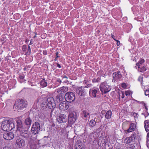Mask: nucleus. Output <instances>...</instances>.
Segmentation results:
<instances>
[{
    "label": "nucleus",
    "instance_id": "1",
    "mask_svg": "<svg viewBox=\"0 0 149 149\" xmlns=\"http://www.w3.org/2000/svg\"><path fill=\"white\" fill-rule=\"evenodd\" d=\"M1 127L4 131H9L15 128V125L13 120L7 119L1 123Z\"/></svg>",
    "mask_w": 149,
    "mask_h": 149
},
{
    "label": "nucleus",
    "instance_id": "2",
    "mask_svg": "<svg viewBox=\"0 0 149 149\" xmlns=\"http://www.w3.org/2000/svg\"><path fill=\"white\" fill-rule=\"evenodd\" d=\"M28 103L25 100L21 99H18L15 102V106L16 109L18 110H23L26 108L27 106Z\"/></svg>",
    "mask_w": 149,
    "mask_h": 149
},
{
    "label": "nucleus",
    "instance_id": "3",
    "mask_svg": "<svg viewBox=\"0 0 149 149\" xmlns=\"http://www.w3.org/2000/svg\"><path fill=\"white\" fill-rule=\"evenodd\" d=\"M100 89L102 94H105L109 92L111 90V86L109 85L106 81L101 83Z\"/></svg>",
    "mask_w": 149,
    "mask_h": 149
},
{
    "label": "nucleus",
    "instance_id": "4",
    "mask_svg": "<svg viewBox=\"0 0 149 149\" xmlns=\"http://www.w3.org/2000/svg\"><path fill=\"white\" fill-rule=\"evenodd\" d=\"M65 98L67 102H73L75 99V94L72 92H68L65 94Z\"/></svg>",
    "mask_w": 149,
    "mask_h": 149
},
{
    "label": "nucleus",
    "instance_id": "5",
    "mask_svg": "<svg viewBox=\"0 0 149 149\" xmlns=\"http://www.w3.org/2000/svg\"><path fill=\"white\" fill-rule=\"evenodd\" d=\"M40 130V125L39 123L36 122L34 123L32 125L31 132L33 134H38Z\"/></svg>",
    "mask_w": 149,
    "mask_h": 149
},
{
    "label": "nucleus",
    "instance_id": "6",
    "mask_svg": "<svg viewBox=\"0 0 149 149\" xmlns=\"http://www.w3.org/2000/svg\"><path fill=\"white\" fill-rule=\"evenodd\" d=\"M77 113L74 111L70 112L68 117V122L69 123L73 124L76 120Z\"/></svg>",
    "mask_w": 149,
    "mask_h": 149
},
{
    "label": "nucleus",
    "instance_id": "7",
    "mask_svg": "<svg viewBox=\"0 0 149 149\" xmlns=\"http://www.w3.org/2000/svg\"><path fill=\"white\" fill-rule=\"evenodd\" d=\"M48 108L50 109H53L56 107V104L54 98L52 97L48 98L47 100Z\"/></svg>",
    "mask_w": 149,
    "mask_h": 149
},
{
    "label": "nucleus",
    "instance_id": "8",
    "mask_svg": "<svg viewBox=\"0 0 149 149\" xmlns=\"http://www.w3.org/2000/svg\"><path fill=\"white\" fill-rule=\"evenodd\" d=\"M87 88V86H82L77 88L76 89V92L79 95L82 96L85 95L86 90L85 88Z\"/></svg>",
    "mask_w": 149,
    "mask_h": 149
},
{
    "label": "nucleus",
    "instance_id": "9",
    "mask_svg": "<svg viewBox=\"0 0 149 149\" xmlns=\"http://www.w3.org/2000/svg\"><path fill=\"white\" fill-rule=\"evenodd\" d=\"M56 120L59 123H65L67 121V118L66 115L64 114H61L57 117Z\"/></svg>",
    "mask_w": 149,
    "mask_h": 149
},
{
    "label": "nucleus",
    "instance_id": "10",
    "mask_svg": "<svg viewBox=\"0 0 149 149\" xmlns=\"http://www.w3.org/2000/svg\"><path fill=\"white\" fill-rule=\"evenodd\" d=\"M27 130L26 128L19 132L22 136L28 139L31 136V134Z\"/></svg>",
    "mask_w": 149,
    "mask_h": 149
},
{
    "label": "nucleus",
    "instance_id": "11",
    "mask_svg": "<svg viewBox=\"0 0 149 149\" xmlns=\"http://www.w3.org/2000/svg\"><path fill=\"white\" fill-rule=\"evenodd\" d=\"M16 121L17 123V131L20 132L23 130L25 128L23 127V125L21 120L19 118L16 119Z\"/></svg>",
    "mask_w": 149,
    "mask_h": 149
},
{
    "label": "nucleus",
    "instance_id": "12",
    "mask_svg": "<svg viewBox=\"0 0 149 149\" xmlns=\"http://www.w3.org/2000/svg\"><path fill=\"white\" fill-rule=\"evenodd\" d=\"M3 138L7 140H10L13 139L14 137V135L12 132H6L3 134Z\"/></svg>",
    "mask_w": 149,
    "mask_h": 149
},
{
    "label": "nucleus",
    "instance_id": "13",
    "mask_svg": "<svg viewBox=\"0 0 149 149\" xmlns=\"http://www.w3.org/2000/svg\"><path fill=\"white\" fill-rule=\"evenodd\" d=\"M68 102L65 101L61 102L59 105V109L61 110H66L67 109L69 106Z\"/></svg>",
    "mask_w": 149,
    "mask_h": 149
},
{
    "label": "nucleus",
    "instance_id": "14",
    "mask_svg": "<svg viewBox=\"0 0 149 149\" xmlns=\"http://www.w3.org/2000/svg\"><path fill=\"white\" fill-rule=\"evenodd\" d=\"M99 92L98 88H92L90 89L89 91V95L92 97H95L97 96V95Z\"/></svg>",
    "mask_w": 149,
    "mask_h": 149
},
{
    "label": "nucleus",
    "instance_id": "15",
    "mask_svg": "<svg viewBox=\"0 0 149 149\" xmlns=\"http://www.w3.org/2000/svg\"><path fill=\"white\" fill-rule=\"evenodd\" d=\"M74 148L75 149H85L83 143L80 140H78L75 143Z\"/></svg>",
    "mask_w": 149,
    "mask_h": 149
},
{
    "label": "nucleus",
    "instance_id": "16",
    "mask_svg": "<svg viewBox=\"0 0 149 149\" xmlns=\"http://www.w3.org/2000/svg\"><path fill=\"white\" fill-rule=\"evenodd\" d=\"M68 90V87L63 86L57 90V92L59 94L67 92Z\"/></svg>",
    "mask_w": 149,
    "mask_h": 149
},
{
    "label": "nucleus",
    "instance_id": "17",
    "mask_svg": "<svg viewBox=\"0 0 149 149\" xmlns=\"http://www.w3.org/2000/svg\"><path fill=\"white\" fill-rule=\"evenodd\" d=\"M113 77L114 78V81L116 80L120 79L122 77V75L120 71H118L113 73L112 74Z\"/></svg>",
    "mask_w": 149,
    "mask_h": 149
},
{
    "label": "nucleus",
    "instance_id": "18",
    "mask_svg": "<svg viewBox=\"0 0 149 149\" xmlns=\"http://www.w3.org/2000/svg\"><path fill=\"white\" fill-rule=\"evenodd\" d=\"M16 142L18 147L19 148H21L25 146V142L22 139H17L16 141Z\"/></svg>",
    "mask_w": 149,
    "mask_h": 149
},
{
    "label": "nucleus",
    "instance_id": "19",
    "mask_svg": "<svg viewBox=\"0 0 149 149\" xmlns=\"http://www.w3.org/2000/svg\"><path fill=\"white\" fill-rule=\"evenodd\" d=\"M31 122L32 120L29 117L25 119L24 121V123L27 126V127L26 128L27 130H28L30 128L31 123Z\"/></svg>",
    "mask_w": 149,
    "mask_h": 149
},
{
    "label": "nucleus",
    "instance_id": "20",
    "mask_svg": "<svg viewBox=\"0 0 149 149\" xmlns=\"http://www.w3.org/2000/svg\"><path fill=\"white\" fill-rule=\"evenodd\" d=\"M81 117L84 119H86L88 116L89 115V113L88 111L84 110L82 111L81 113Z\"/></svg>",
    "mask_w": 149,
    "mask_h": 149
},
{
    "label": "nucleus",
    "instance_id": "21",
    "mask_svg": "<svg viewBox=\"0 0 149 149\" xmlns=\"http://www.w3.org/2000/svg\"><path fill=\"white\" fill-rule=\"evenodd\" d=\"M88 125L90 128H93L96 125V122L95 120L93 119H91L88 122Z\"/></svg>",
    "mask_w": 149,
    "mask_h": 149
},
{
    "label": "nucleus",
    "instance_id": "22",
    "mask_svg": "<svg viewBox=\"0 0 149 149\" xmlns=\"http://www.w3.org/2000/svg\"><path fill=\"white\" fill-rule=\"evenodd\" d=\"M136 125L134 123H131L130 125L129 128L127 130V132H130L134 131L136 128Z\"/></svg>",
    "mask_w": 149,
    "mask_h": 149
},
{
    "label": "nucleus",
    "instance_id": "23",
    "mask_svg": "<svg viewBox=\"0 0 149 149\" xmlns=\"http://www.w3.org/2000/svg\"><path fill=\"white\" fill-rule=\"evenodd\" d=\"M144 127L146 131L148 132L149 131V122L146 120L144 122Z\"/></svg>",
    "mask_w": 149,
    "mask_h": 149
},
{
    "label": "nucleus",
    "instance_id": "24",
    "mask_svg": "<svg viewBox=\"0 0 149 149\" xmlns=\"http://www.w3.org/2000/svg\"><path fill=\"white\" fill-rule=\"evenodd\" d=\"M111 111L110 110L108 111L105 114V118L108 119H109L111 118Z\"/></svg>",
    "mask_w": 149,
    "mask_h": 149
},
{
    "label": "nucleus",
    "instance_id": "25",
    "mask_svg": "<svg viewBox=\"0 0 149 149\" xmlns=\"http://www.w3.org/2000/svg\"><path fill=\"white\" fill-rule=\"evenodd\" d=\"M40 84L42 87H45L47 85V83L44 79H42L40 82Z\"/></svg>",
    "mask_w": 149,
    "mask_h": 149
},
{
    "label": "nucleus",
    "instance_id": "26",
    "mask_svg": "<svg viewBox=\"0 0 149 149\" xmlns=\"http://www.w3.org/2000/svg\"><path fill=\"white\" fill-rule=\"evenodd\" d=\"M47 105L48 104L47 102H43L41 104L42 109L44 110H46L47 107H48Z\"/></svg>",
    "mask_w": 149,
    "mask_h": 149
},
{
    "label": "nucleus",
    "instance_id": "27",
    "mask_svg": "<svg viewBox=\"0 0 149 149\" xmlns=\"http://www.w3.org/2000/svg\"><path fill=\"white\" fill-rule=\"evenodd\" d=\"M56 100L57 102L62 101L63 100L64 97L61 94H59L56 96Z\"/></svg>",
    "mask_w": 149,
    "mask_h": 149
},
{
    "label": "nucleus",
    "instance_id": "28",
    "mask_svg": "<svg viewBox=\"0 0 149 149\" xmlns=\"http://www.w3.org/2000/svg\"><path fill=\"white\" fill-rule=\"evenodd\" d=\"M101 143L102 144H106V139L102 137H100L99 138V143Z\"/></svg>",
    "mask_w": 149,
    "mask_h": 149
},
{
    "label": "nucleus",
    "instance_id": "29",
    "mask_svg": "<svg viewBox=\"0 0 149 149\" xmlns=\"http://www.w3.org/2000/svg\"><path fill=\"white\" fill-rule=\"evenodd\" d=\"M145 62V60L143 59H141L139 62L136 64V65L137 66L138 68H139V67L141 66L143 63Z\"/></svg>",
    "mask_w": 149,
    "mask_h": 149
},
{
    "label": "nucleus",
    "instance_id": "30",
    "mask_svg": "<svg viewBox=\"0 0 149 149\" xmlns=\"http://www.w3.org/2000/svg\"><path fill=\"white\" fill-rule=\"evenodd\" d=\"M136 136V134L134 133L132 134L131 136H130L131 139V140H132V142H134L135 141Z\"/></svg>",
    "mask_w": 149,
    "mask_h": 149
},
{
    "label": "nucleus",
    "instance_id": "31",
    "mask_svg": "<svg viewBox=\"0 0 149 149\" xmlns=\"http://www.w3.org/2000/svg\"><path fill=\"white\" fill-rule=\"evenodd\" d=\"M138 68L139 69L138 70V71L141 72H144L147 70V68L145 66H143L141 68L140 66L139 68Z\"/></svg>",
    "mask_w": 149,
    "mask_h": 149
},
{
    "label": "nucleus",
    "instance_id": "32",
    "mask_svg": "<svg viewBox=\"0 0 149 149\" xmlns=\"http://www.w3.org/2000/svg\"><path fill=\"white\" fill-rule=\"evenodd\" d=\"M125 141H126V143L127 144H129L131 142H132V140H131V139L130 137L126 138L125 139Z\"/></svg>",
    "mask_w": 149,
    "mask_h": 149
},
{
    "label": "nucleus",
    "instance_id": "33",
    "mask_svg": "<svg viewBox=\"0 0 149 149\" xmlns=\"http://www.w3.org/2000/svg\"><path fill=\"white\" fill-rule=\"evenodd\" d=\"M51 109V113L52 114V112H54L55 114H56L57 113H58V108H57L56 109H55V108H54L53 109Z\"/></svg>",
    "mask_w": 149,
    "mask_h": 149
},
{
    "label": "nucleus",
    "instance_id": "34",
    "mask_svg": "<svg viewBox=\"0 0 149 149\" xmlns=\"http://www.w3.org/2000/svg\"><path fill=\"white\" fill-rule=\"evenodd\" d=\"M27 50V52H26L25 54V55H29L31 54V48L29 46H28Z\"/></svg>",
    "mask_w": 149,
    "mask_h": 149
},
{
    "label": "nucleus",
    "instance_id": "35",
    "mask_svg": "<svg viewBox=\"0 0 149 149\" xmlns=\"http://www.w3.org/2000/svg\"><path fill=\"white\" fill-rule=\"evenodd\" d=\"M94 120H95V122L96 123H98L100 120V119L99 117L97 116L95 118Z\"/></svg>",
    "mask_w": 149,
    "mask_h": 149
},
{
    "label": "nucleus",
    "instance_id": "36",
    "mask_svg": "<svg viewBox=\"0 0 149 149\" xmlns=\"http://www.w3.org/2000/svg\"><path fill=\"white\" fill-rule=\"evenodd\" d=\"M143 79V77L142 75H141V76H139V77L138 79V81H140L141 83V84H142Z\"/></svg>",
    "mask_w": 149,
    "mask_h": 149
},
{
    "label": "nucleus",
    "instance_id": "37",
    "mask_svg": "<svg viewBox=\"0 0 149 149\" xmlns=\"http://www.w3.org/2000/svg\"><path fill=\"white\" fill-rule=\"evenodd\" d=\"M142 76H144L145 77H147L149 76V71L145 72L143 74L141 75Z\"/></svg>",
    "mask_w": 149,
    "mask_h": 149
},
{
    "label": "nucleus",
    "instance_id": "38",
    "mask_svg": "<svg viewBox=\"0 0 149 149\" xmlns=\"http://www.w3.org/2000/svg\"><path fill=\"white\" fill-rule=\"evenodd\" d=\"M100 78H98L97 79H94L92 80V81L93 83L98 82H100Z\"/></svg>",
    "mask_w": 149,
    "mask_h": 149
},
{
    "label": "nucleus",
    "instance_id": "39",
    "mask_svg": "<svg viewBox=\"0 0 149 149\" xmlns=\"http://www.w3.org/2000/svg\"><path fill=\"white\" fill-rule=\"evenodd\" d=\"M61 83V81L59 79H57L56 81V83L57 86H59Z\"/></svg>",
    "mask_w": 149,
    "mask_h": 149
},
{
    "label": "nucleus",
    "instance_id": "40",
    "mask_svg": "<svg viewBox=\"0 0 149 149\" xmlns=\"http://www.w3.org/2000/svg\"><path fill=\"white\" fill-rule=\"evenodd\" d=\"M95 132H92L90 135L89 137H90L91 138L92 137L94 139H95Z\"/></svg>",
    "mask_w": 149,
    "mask_h": 149
},
{
    "label": "nucleus",
    "instance_id": "41",
    "mask_svg": "<svg viewBox=\"0 0 149 149\" xmlns=\"http://www.w3.org/2000/svg\"><path fill=\"white\" fill-rule=\"evenodd\" d=\"M142 115H143L145 118H146L149 115V113L148 112L145 111L143 113H142Z\"/></svg>",
    "mask_w": 149,
    "mask_h": 149
},
{
    "label": "nucleus",
    "instance_id": "42",
    "mask_svg": "<svg viewBox=\"0 0 149 149\" xmlns=\"http://www.w3.org/2000/svg\"><path fill=\"white\" fill-rule=\"evenodd\" d=\"M131 114L132 116H133L134 118H138L139 116L138 114L135 112L132 113Z\"/></svg>",
    "mask_w": 149,
    "mask_h": 149
},
{
    "label": "nucleus",
    "instance_id": "43",
    "mask_svg": "<svg viewBox=\"0 0 149 149\" xmlns=\"http://www.w3.org/2000/svg\"><path fill=\"white\" fill-rule=\"evenodd\" d=\"M27 48L26 46L25 45H24L22 46V50L23 51H25Z\"/></svg>",
    "mask_w": 149,
    "mask_h": 149
},
{
    "label": "nucleus",
    "instance_id": "44",
    "mask_svg": "<svg viewBox=\"0 0 149 149\" xmlns=\"http://www.w3.org/2000/svg\"><path fill=\"white\" fill-rule=\"evenodd\" d=\"M145 94L147 96L149 95V89L146 90L145 91Z\"/></svg>",
    "mask_w": 149,
    "mask_h": 149
},
{
    "label": "nucleus",
    "instance_id": "45",
    "mask_svg": "<svg viewBox=\"0 0 149 149\" xmlns=\"http://www.w3.org/2000/svg\"><path fill=\"white\" fill-rule=\"evenodd\" d=\"M134 146L132 144L130 145V147L128 148L127 149H134Z\"/></svg>",
    "mask_w": 149,
    "mask_h": 149
},
{
    "label": "nucleus",
    "instance_id": "46",
    "mask_svg": "<svg viewBox=\"0 0 149 149\" xmlns=\"http://www.w3.org/2000/svg\"><path fill=\"white\" fill-rule=\"evenodd\" d=\"M102 125L100 127H99L96 130V132H99L100 131H101L102 130Z\"/></svg>",
    "mask_w": 149,
    "mask_h": 149
},
{
    "label": "nucleus",
    "instance_id": "47",
    "mask_svg": "<svg viewBox=\"0 0 149 149\" xmlns=\"http://www.w3.org/2000/svg\"><path fill=\"white\" fill-rule=\"evenodd\" d=\"M122 86L124 88H125L127 87L126 84L125 83H123L122 84Z\"/></svg>",
    "mask_w": 149,
    "mask_h": 149
},
{
    "label": "nucleus",
    "instance_id": "48",
    "mask_svg": "<svg viewBox=\"0 0 149 149\" xmlns=\"http://www.w3.org/2000/svg\"><path fill=\"white\" fill-rule=\"evenodd\" d=\"M146 145L148 148H149V140L147 139L146 141Z\"/></svg>",
    "mask_w": 149,
    "mask_h": 149
},
{
    "label": "nucleus",
    "instance_id": "49",
    "mask_svg": "<svg viewBox=\"0 0 149 149\" xmlns=\"http://www.w3.org/2000/svg\"><path fill=\"white\" fill-rule=\"evenodd\" d=\"M125 95L126 96L127 95H129L130 94V92L128 91H125Z\"/></svg>",
    "mask_w": 149,
    "mask_h": 149
},
{
    "label": "nucleus",
    "instance_id": "50",
    "mask_svg": "<svg viewBox=\"0 0 149 149\" xmlns=\"http://www.w3.org/2000/svg\"><path fill=\"white\" fill-rule=\"evenodd\" d=\"M24 77V75H20L19 76V78L22 79H23Z\"/></svg>",
    "mask_w": 149,
    "mask_h": 149
},
{
    "label": "nucleus",
    "instance_id": "51",
    "mask_svg": "<svg viewBox=\"0 0 149 149\" xmlns=\"http://www.w3.org/2000/svg\"><path fill=\"white\" fill-rule=\"evenodd\" d=\"M115 40L117 42V45L118 46L120 44V41H119L116 40Z\"/></svg>",
    "mask_w": 149,
    "mask_h": 149
},
{
    "label": "nucleus",
    "instance_id": "52",
    "mask_svg": "<svg viewBox=\"0 0 149 149\" xmlns=\"http://www.w3.org/2000/svg\"><path fill=\"white\" fill-rule=\"evenodd\" d=\"M47 52L46 50L44 51L43 52V54L44 55H46L47 54Z\"/></svg>",
    "mask_w": 149,
    "mask_h": 149
},
{
    "label": "nucleus",
    "instance_id": "53",
    "mask_svg": "<svg viewBox=\"0 0 149 149\" xmlns=\"http://www.w3.org/2000/svg\"><path fill=\"white\" fill-rule=\"evenodd\" d=\"M147 139L149 140V132L147 134Z\"/></svg>",
    "mask_w": 149,
    "mask_h": 149
},
{
    "label": "nucleus",
    "instance_id": "54",
    "mask_svg": "<svg viewBox=\"0 0 149 149\" xmlns=\"http://www.w3.org/2000/svg\"><path fill=\"white\" fill-rule=\"evenodd\" d=\"M56 65L59 68H61V66L59 64L57 63H56Z\"/></svg>",
    "mask_w": 149,
    "mask_h": 149
},
{
    "label": "nucleus",
    "instance_id": "55",
    "mask_svg": "<svg viewBox=\"0 0 149 149\" xmlns=\"http://www.w3.org/2000/svg\"><path fill=\"white\" fill-rule=\"evenodd\" d=\"M58 52H57L56 53V58H58L59 57V56H58Z\"/></svg>",
    "mask_w": 149,
    "mask_h": 149
},
{
    "label": "nucleus",
    "instance_id": "56",
    "mask_svg": "<svg viewBox=\"0 0 149 149\" xmlns=\"http://www.w3.org/2000/svg\"><path fill=\"white\" fill-rule=\"evenodd\" d=\"M140 103L143 104V105L145 107V106H146V104L145 103H144L143 102H140Z\"/></svg>",
    "mask_w": 149,
    "mask_h": 149
},
{
    "label": "nucleus",
    "instance_id": "57",
    "mask_svg": "<svg viewBox=\"0 0 149 149\" xmlns=\"http://www.w3.org/2000/svg\"><path fill=\"white\" fill-rule=\"evenodd\" d=\"M87 86L88 87H90L92 86V85L91 84H90L87 85Z\"/></svg>",
    "mask_w": 149,
    "mask_h": 149
},
{
    "label": "nucleus",
    "instance_id": "58",
    "mask_svg": "<svg viewBox=\"0 0 149 149\" xmlns=\"http://www.w3.org/2000/svg\"><path fill=\"white\" fill-rule=\"evenodd\" d=\"M114 37H115V36H114V35H112V34H111V37H112L113 38V39H114V40H115V39H114Z\"/></svg>",
    "mask_w": 149,
    "mask_h": 149
},
{
    "label": "nucleus",
    "instance_id": "59",
    "mask_svg": "<svg viewBox=\"0 0 149 149\" xmlns=\"http://www.w3.org/2000/svg\"><path fill=\"white\" fill-rule=\"evenodd\" d=\"M63 78H66V79H67L68 78V77L67 76H64L63 77Z\"/></svg>",
    "mask_w": 149,
    "mask_h": 149
},
{
    "label": "nucleus",
    "instance_id": "60",
    "mask_svg": "<svg viewBox=\"0 0 149 149\" xmlns=\"http://www.w3.org/2000/svg\"><path fill=\"white\" fill-rule=\"evenodd\" d=\"M23 70H24V71H25L26 70V67H25L24 68V69H23Z\"/></svg>",
    "mask_w": 149,
    "mask_h": 149
},
{
    "label": "nucleus",
    "instance_id": "61",
    "mask_svg": "<svg viewBox=\"0 0 149 149\" xmlns=\"http://www.w3.org/2000/svg\"><path fill=\"white\" fill-rule=\"evenodd\" d=\"M145 108L146 110H148V108H147V106H145Z\"/></svg>",
    "mask_w": 149,
    "mask_h": 149
},
{
    "label": "nucleus",
    "instance_id": "62",
    "mask_svg": "<svg viewBox=\"0 0 149 149\" xmlns=\"http://www.w3.org/2000/svg\"><path fill=\"white\" fill-rule=\"evenodd\" d=\"M32 44V43L31 41L29 43V45H31Z\"/></svg>",
    "mask_w": 149,
    "mask_h": 149
},
{
    "label": "nucleus",
    "instance_id": "63",
    "mask_svg": "<svg viewBox=\"0 0 149 149\" xmlns=\"http://www.w3.org/2000/svg\"><path fill=\"white\" fill-rule=\"evenodd\" d=\"M5 149H11L10 148H5Z\"/></svg>",
    "mask_w": 149,
    "mask_h": 149
},
{
    "label": "nucleus",
    "instance_id": "64",
    "mask_svg": "<svg viewBox=\"0 0 149 149\" xmlns=\"http://www.w3.org/2000/svg\"><path fill=\"white\" fill-rule=\"evenodd\" d=\"M122 98H124V95H123L122 96Z\"/></svg>",
    "mask_w": 149,
    "mask_h": 149
}]
</instances>
